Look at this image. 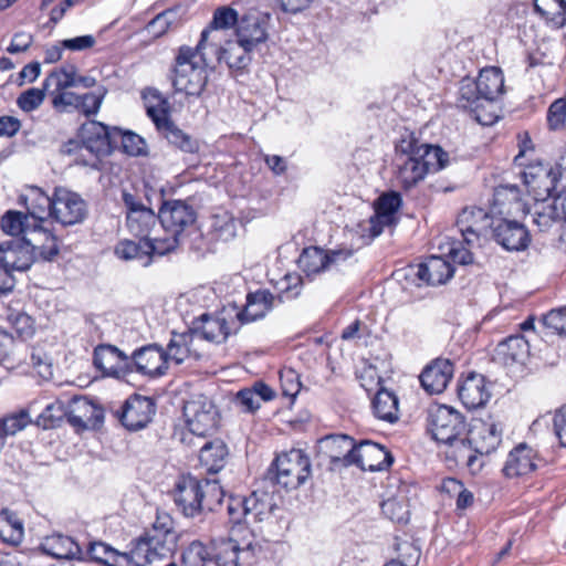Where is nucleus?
<instances>
[{
	"instance_id": "55",
	"label": "nucleus",
	"mask_w": 566,
	"mask_h": 566,
	"mask_svg": "<svg viewBox=\"0 0 566 566\" xmlns=\"http://www.w3.org/2000/svg\"><path fill=\"white\" fill-rule=\"evenodd\" d=\"M531 216L539 232L549 231L560 220L553 203L536 205Z\"/></svg>"
},
{
	"instance_id": "11",
	"label": "nucleus",
	"mask_w": 566,
	"mask_h": 566,
	"mask_svg": "<svg viewBox=\"0 0 566 566\" xmlns=\"http://www.w3.org/2000/svg\"><path fill=\"white\" fill-rule=\"evenodd\" d=\"M122 199L126 208V226L128 231L137 238H149L151 229L159 221L158 213L146 207L133 193L124 190Z\"/></svg>"
},
{
	"instance_id": "41",
	"label": "nucleus",
	"mask_w": 566,
	"mask_h": 566,
	"mask_svg": "<svg viewBox=\"0 0 566 566\" xmlns=\"http://www.w3.org/2000/svg\"><path fill=\"white\" fill-rule=\"evenodd\" d=\"M371 407L374 415L384 421L394 423L399 419L398 398L387 389H379L375 395Z\"/></svg>"
},
{
	"instance_id": "32",
	"label": "nucleus",
	"mask_w": 566,
	"mask_h": 566,
	"mask_svg": "<svg viewBox=\"0 0 566 566\" xmlns=\"http://www.w3.org/2000/svg\"><path fill=\"white\" fill-rule=\"evenodd\" d=\"M496 359L504 365L524 364L530 355V344L522 335H512L495 349Z\"/></svg>"
},
{
	"instance_id": "40",
	"label": "nucleus",
	"mask_w": 566,
	"mask_h": 566,
	"mask_svg": "<svg viewBox=\"0 0 566 566\" xmlns=\"http://www.w3.org/2000/svg\"><path fill=\"white\" fill-rule=\"evenodd\" d=\"M146 242L147 238H139V241L137 242L129 239H123L115 245L114 253L120 260H136L139 261L143 266H149L151 264V259L149 256Z\"/></svg>"
},
{
	"instance_id": "37",
	"label": "nucleus",
	"mask_w": 566,
	"mask_h": 566,
	"mask_svg": "<svg viewBox=\"0 0 566 566\" xmlns=\"http://www.w3.org/2000/svg\"><path fill=\"white\" fill-rule=\"evenodd\" d=\"M201 349L200 347H193L185 333L171 332V338L167 348H164V355L167 364L169 360H174L177 365H180L190 355H193L197 359L201 358Z\"/></svg>"
},
{
	"instance_id": "56",
	"label": "nucleus",
	"mask_w": 566,
	"mask_h": 566,
	"mask_svg": "<svg viewBox=\"0 0 566 566\" xmlns=\"http://www.w3.org/2000/svg\"><path fill=\"white\" fill-rule=\"evenodd\" d=\"M214 549H217V554H214V564L217 566L239 565V551L241 547L232 537L228 541H222L218 546L214 545Z\"/></svg>"
},
{
	"instance_id": "16",
	"label": "nucleus",
	"mask_w": 566,
	"mask_h": 566,
	"mask_svg": "<svg viewBox=\"0 0 566 566\" xmlns=\"http://www.w3.org/2000/svg\"><path fill=\"white\" fill-rule=\"evenodd\" d=\"M355 440L347 434H329L318 440L317 449L321 458L326 459L336 468L353 465Z\"/></svg>"
},
{
	"instance_id": "58",
	"label": "nucleus",
	"mask_w": 566,
	"mask_h": 566,
	"mask_svg": "<svg viewBox=\"0 0 566 566\" xmlns=\"http://www.w3.org/2000/svg\"><path fill=\"white\" fill-rule=\"evenodd\" d=\"M105 94L106 90L104 87H101L98 92L81 94L76 111L85 116L95 115L101 108Z\"/></svg>"
},
{
	"instance_id": "49",
	"label": "nucleus",
	"mask_w": 566,
	"mask_h": 566,
	"mask_svg": "<svg viewBox=\"0 0 566 566\" xmlns=\"http://www.w3.org/2000/svg\"><path fill=\"white\" fill-rule=\"evenodd\" d=\"M253 50H247L237 38L235 42H229L226 48L219 52L218 60L226 62L230 69L242 70L251 62L250 53Z\"/></svg>"
},
{
	"instance_id": "48",
	"label": "nucleus",
	"mask_w": 566,
	"mask_h": 566,
	"mask_svg": "<svg viewBox=\"0 0 566 566\" xmlns=\"http://www.w3.org/2000/svg\"><path fill=\"white\" fill-rule=\"evenodd\" d=\"M1 229L4 233L17 237L22 234H33V221L30 222V217L27 213H22L17 210L7 211L0 221Z\"/></svg>"
},
{
	"instance_id": "50",
	"label": "nucleus",
	"mask_w": 566,
	"mask_h": 566,
	"mask_svg": "<svg viewBox=\"0 0 566 566\" xmlns=\"http://www.w3.org/2000/svg\"><path fill=\"white\" fill-rule=\"evenodd\" d=\"M113 138H115L114 149L122 148V150L129 156H142L146 154V143L144 138L133 132H124L118 127H114Z\"/></svg>"
},
{
	"instance_id": "4",
	"label": "nucleus",
	"mask_w": 566,
	"mask_h": 566,
	"mask_svg": "<svg viewBox=\"0 0 566 566\" xmlns=\"http://www.w3.org/2000/svg\"><path fill=\"white\" fill-rule=\"evenodd\" d=\"M219 493L218 505L220 510L226 507L229 521L234 525H240L245 515H251L255 522H261L271 516L277 507L273 492L261 489L254 490L248 497L227 493L222 486H219Z\"/></svg>"
},
{
	"instance_id": "2",
	"label": "nucleus",
	"mask_w": 566,
	"mask_h": 566,
	"mask_svg": "<svg viewBox=\"0 0 566 566\" xmlns=\"http://www.w3.org/2000/svg\"><path fill=\"white\" fill-rule=\"evenodd\" d=\"M188 433L182 437V442L199 449V462L206 468L207 475L212 474V400L206 396H199L186 402L184 406Z\"/></svg>"
},
{
	"instance_id": "38",
	"label": "nucleus",
	"mask_w": 566,
	"mask_h": 566,
	"mask_svg": "<svg viewBox=\"0 0 566 566\" xmlns=\"http://www.w3.org/2000/svg\"><path fill=\"white\" fill-rule=\"evenodd\" d=\"M413 149L416 155H418L417 158H420L421 164H427V175L446 168L449 163L448 153L440 146L420 143L417 137Z\"/></svg>"
},
{
	"instance_id": "51",
	"label": "nucleus",
	"mask_w": 566,
	"mask_h": 566,
	"mask_svg": "<svg viewBox=\"0 0 566 566\" xmlns=\"http://www.w3.org/2000/svg\"><path fill=\"white\" fill-rule=\"evenodd\" d=\"M93 409V403L85 397H74L69 406V409L64 412L67 418V422L78 429H87V415Z\"/></svg>"
},
{
	"instance_id": "12",
	"label": "nucleus",
	"mask_w": 566,
	"mask_h": 566,
	"mask_svg": "<svg viewBox=\"0 0 566 566\" xmlns=\"http://www.w3.org/2000/svg\"><path fill=\"white\" fill-rule=\"evenodd\" d=\"M156 412L154 400L146 396L132 395L115 412L120 423L129 431L145 428Z\"/></svg>"
},
{
	"instance_id": "3",
	"label": "nucleus",
	"mask_w": 566,
	"mask_h": 566,
	"mask_svg": "<svg viewBox=\"0 0 566 566\" xmlns=\"http://www.w3.org/2000/svg\"><path fill=\"white\" fill-rule=\"evenodd\" d=\"M178 534L172 518L157 515L150 531L137 538L130 549L134 566H147L157 559L171 556L177 548Z\"/></svg>"
},
{
	"instance_id": "39",
	"label": "nucleus",
	"mask_w": 566,
	"mask_h": 566,
	"mask_svg": "<svg viewBox=\"0 0 566 566\" xmlns=\"http://www.w3.org/2000/svg\"><path fill=\"white\" fill-rule=\"evenodd\" d=\"M157 130L168 140L169 144L176 146L180 150L193 154L198 150L197 140L178 128L168 117L161 123H157Z\"/></svg>"
},
{
	"instance_id": "17",
	"label": "nucleus",
	"mask_w": 566,
	"mask_h": 566,
	"mask_svg": "<svg viewBox=\"0 0 566 566\" xmlns=\"http://www.w3.org/2000/svg\"><path fill=\"white\" fill-rule=\"evenodd\" d=\"M491 233L494 241L507 251H524L531 243L528 230L516 220L495 219Z\"/></svg>"
},
{
	"instance_id": "7",
	"label": "nucleus",
	"mask_w": 566,
	"mask_h": 566,
	"mask_svg": "<svg viewBox=\"0 0 566 566\" xmlns=\"http://www.w3.org/2000/svg\"><path fill=\"white\" fill-rule=\"evenodd\" d=\"M113 137L114 127L101 122L91 120L82 125L81 138L84 149L91 154V157L86 158L80 154L75 159L76 165L99 169L101 158L111 155L114 150L115 138Z\"/></svg>"
},
{
	"instance_id": "61",
	"label": "nucleus",
	"mask_w": 566,
	"mask_h": 566,
	"mask_svg": "<svg viewBox=\"0 0 566 566\" xmlns=\"http://www.w3.org/2000/svg\"><path fill=\"white\" fill-rule=\"evenodd\" d=\"M46 91L48 90H44V86L42 88H29L19 95L17 98V105L25 113L33 112L43 103Z\"/></svg>"
},
{
	"instance_id": "6",
	"label": "nucleus",
	"mask_w": 566,
	"mask_h": 566,
	"mask_svg": "<svg viewBox=\"0 0 566 566\" xmlns=\"http://www.w3.org/2000/svg\"><path fill=\"white\" fill-rule=\"evenodd\" d=\"M312 474L311 460L300 449H292L280 454L269 468L265 482L279 484L287 491L303 485Z\"/></svg>"
},
{
	"instance_id": "45",
	"label": "nucleus",
	"mask_w": 566,
	"mask_h": 566,
	"mask_svg": "<svg viewBox=\"0 0 566 566\" xmlns=\"http://www.w3.org/2000/svg\"><path fill=\"white\" fill-rule=\"evenodd\" d=\"M402 205V198L397 191L382 193L375 205V218L382 226H390L395 221V214Z\"/></svg>"
},
{
	"instance_id": "63",
	"label": "nucleus",
	"mask_w": 566,
	"mask_h": 566,
	"mask_svg": "<svg viewBox=\"0 0 566 566\" xmlns=\"http://www.w3.org/2000/svg\"><path fill=\"white\" fill-rule=\"evenodd\" d=\"M566 122V99H555L547 109V125L551 130H559Z\"/></svg>"
},
{
	"instance_id": "43",
	"label": "nucleus",
	"mask_w": 566,
	"mask_h": 566,
	"mask_svg": "<svg viewBox=\"0 0 566 566\" xmlns=\"http://www.w3.org/2000/svg\"><path fill=\"white\" fill-rule=\"evenodd\" d=\"M33 234L36 237H43L45 242L38 245L36 242L40 241L38 238L23 237L22 241L30 250L31 255L34 258V253L39 251V256L43 261H53L60 252L56 237L45 229H38Z\"/></svg>"
},
{
	"instance_id": "26",
	"label": "nucleus",
	"mask_w": 566,
	"mask_h": 566,
	"mask_svg": "<svg viewBox=\"0 0 566 566\" xmlns=\"http://www.w3.org/2000/svg\"><path fill=\"white\" fill-rule=\"evenodd\" d=\"M19 200L27 208V214L33 221V232H36L38 229H43L41 223L48 217L53 218L55 192L50 197L41 188L32 186L25 195L20 196Z\"/></svg>"
},
{
	"instance_id": "52",
	"label": "nucleus",
	"mask_w": 566,
	"mask_h": 566,
	"mask_svg": "<svg viewBox=\"0 0 566 566\" xmlns=\"http://www.w3.org/2000/svg\"><path fill=\"white\" fill-rule=\"evenodd\" d=\"M76 66L69 65L52 71L44 80V90L54 85V90H67L75 87Z\"/></svg>"
},
{
	"instance_id": "35",
	"label": "nucleus",
	"mask_w": 566,
	"mask_h": 566,
	"mask_svg": "<svg viewBox=\"0 0 566 566\" xmlns=\"http://www.w3.org/2000/svg\"><path fill=\"white\" fill-rule=\"evenodd\" d=\"M86 554L91 559L106 566H134L130 551L123 553L103 542L90 543Z\"/></svg>"
},
{
	"instance_id": "8",
	"label": "nucleus",
	"mask_w": 566,
	"mask_h": 566,
	"mask_svg": "<svg viewBox=\"0 0 566 566\" xmlns=\"http://www.w3.org/2000/svg\"><path fill=\"white\" fill-rule=\"evenodd\" d=\"M416 136L406 132L396 144V178L403 189H410L427 176V164H421L413 149Z\"/></svg>"
},
{
	"instance_id": "44",
	"label": "nucleus",
	"mask_w": 566,
	"mask_h": 566,
	"mask_svg": "<svg viewBox=\"0 0 566 566\" xmlns=\"http://www.w3.org/2000/svg\"><path fill=\"white\" fill-rule=\"evenodd\" d=\"M534 9L555 29H560L566 24L565 0H534Z\"/></svg>"
},
{
	"instance_id": "10",
	"label": "nucleus",
	"mask_w": 566,
	"mask_h": 566,
	"mask_svg": "<svg viewBox=\"0 0 566 566\" xmlns=\"http://www.w3.org/2000/svg\"><path fill=\"white\" fill-rule=\"evenodd\" d=\"M128 367L127 377L133 373L150 379L166 375L168 365L164 347L158 344H148L135 349L128 356Z\"/></svg>"
},
{
	"instance_id": "27",
	"label": "nucleus",
	"mask_w": 566,
	"mask_h": 566,
	"mask_svg": "<svg viewBox=\"0 0 566 566\" xmlns=\"http://www.w3.org/2000/svg\"><path fill=\"white\" fill-rule=\"evenodd\" d=\"M453 373V364L449 359L438 358L422 370L419 379L428 394L438 395L447 388Z\"/></svg>"
},
{
	"instance_id": "30",
	"label": "nucleus",
	"mask_w": 566,
	"mask_h": 566,
	"mask_svg": "<svg viewBox=\"0 0 566 566\" xmlns=\"http://www.w3.org/2000/svg\"><path fill=\"white\" fill-rule=\"evenodd\" d=\"M490 396L485 387V379L479 374H470L458 386V397L463 406L470 410L484 406L490 399Z\"/></svg>"
},
{
	"instance_id": "34",
	"label": "nucleus",
	"mask_w": 566,
	"mask_h": 566,
	"mask_svg": "<svg viewBox=\"0 0 566 566\" xmlns=\"http://www.w3.org/2000/svg\"><path fill=\"white\" fill-rule=\"evenodd\" d=\"M470 439L480 457L490 454L497 449L502 441V431L495 423L482 422L470 431Z\"/></svg>"
},
{
	"instance_id": "64",
	"label": "nucleus",
	"mask_w": 566,
	"mask_h": 566,
	"mask_svg": "<svg viewBox=\"0 0 566 566\" xmlns=\"http://www.w3.org/2000/svg\"><path fill=\"white\" fill-rule=\"evenodd\" d=\"M543 323L554 333L566 337V306L549 311L544 315Z\"/></svg>"
},
{
	"instance_id": "23",
	"label": "nucleus",
	"mask_w": 566,
	"mask_h": 566,
	"mask_svg": "<svg viewBox=\"0 0 566 566\" xmlns=\"http://www.w3.org/2000/svg\"><path fill=\"white\" fill-rule=\"evenodd\" d=\"M93 363L105 376L117 379L127 377L128 355L114 345L101 344L95 347Z\"/></svg>"
},
{
	"instance_id": "1",
	"label": "nucleus",
	"mask_w": 566,
	"mask_h": 566,
	"mask_svg": "<svg viewBox=\"0 0 566 566\" xmlns=\"http://www.w3.org/2000/svg\"><path fill=\"white\" fill-rule=\"evenodd\" d=\"M211 31L212 21L205 27L195 48L181 45L178 49L170 76L176 92L189 96H199L202 93L209 77V65L203 50Z\"/></svg>"
},
{
	"instance_id": "25",
	"label": "nucleus",
	"mask_w": 566,
	"mask_h": 566,
	"mask_svg": "<svg viewBox=\"0 0 566 566\" xmlns=\"http://www.w3.org/2000/svg\"><path fill=\"white\" fill-rule=\"evenodd\" d=\"M542 459L537 451L526 443L517 444L507 455L503 473L507 478H518L534 472Z\"/></svg>"
},
{
	"instance_id": "53",
	"label": "nucleus",
	"mask_w": 566,
	"mask_h": 566,
	"mask_svg": "<svg viewBox=\"0 0 566 566\" xmlns=\"http://www.w3.org/2000/svg\"><path fill=\"white\" fill-rule=\"evenodd\" d=\"M239 222L227 211L214 213V241L228 242L237 235Z\"/></svg>"
},
{
	"instance_id": "36",
	"label": "nucleus",
	"mask_w": 566,
	"mask_h": 566,
	"mask_svg": "<svg viewBox=\"0 0 566 566\" xmlns=\"http://www.w3.org/2000/svg\"><path fill=\"white\" fill-rule=\"evenodd\" d=\"M17 252H22V243L19 240L0 243V266L10 274H12V271H27L34 262V258L27 248L25 253H23V262L17 263Z\"/></svg>"
},
{
	"instance_id": "28",
	"label": "nucleus",
	"mask_w": 566,
	"mask_h": 566,
	"mask_svg": "<svg viewBox=\"0 0 566 566\" xmlns=\"http://www.w3.org/2000/svg\"><path fill=\"white\" fill-rule=\"evenodd\" d=\"M524 184L533 191L553 196L558 182V174L548 164L536 161L528 164L523 170Z\"/></svg>"
},
{
	"instance_id": "13",
	"label": "nucleus",
	"mask_w": 566,
	"mask_h": 566,
	"mask_svg": "<svg viewBox=\"0 0 566 566\" xmlns=\"http://www.w3.org/2000/svg\"><path fill=\"white\" fill-rule=\"evenodd\" d=\"M494 220L484 209L470 207L460 212L457 226L464 242L474 247L480 244L481 238H486L492 232Z\"/></svg>"
},
{
	"instance_id": "60",
	"label": "nucleus",
	"mask_w": 566,
	"mask_h": 566,
	"mask_svg": "<svg viewBox=\"0 0 566 566\" xmlns=\"http://www.w3.org/2000/svg\"><path fill=\"white\" fill-rule=\"evenodd\" d=\"M49 94L52 97V106L60 113L76 111V106L78 103L80 94H75L74 92L67 90H53L49 91Z\"/></svg>"
},
{
	"instance_id": "29",
	"label": "nucleus",
	"mask_w": 566,
	"mask_h": 566,
	"mask_svg": "<svg viewBox=\"0 0 566 566\" xmlns=\"http://www.w3.org/2000/svg\"><path fill=\"white\" fill-rule=\"evenodd\" d=\"M444 444L447 446L444 451L447 460L453 461L457 465L468 468L473 474L480 472L483 463L470 437L462 438L460 436L454 441L446 442Z\"/></svg>"
},
{
	"instance_id": "22",
	"label": "nucleus",
	"mask_w": 566,
	"mask_h": 566,
	"mask_svg": "<svg viewBox=\"0 0 566 566\" xmlns=\"http://www.w3.org/2000/svg\"><path fill=\"white\" fill-rule=\"evenodd\" d=\"M394 458L382 446L370 440H363L355 444L353 465L364 471H382L390 467Z\"/></svg>"
},
{
	"instance_id": "14",
	"label": "nucleus",
	"mask_w": 566,
	"mask_h": 566,
	"mask_svg": "<svg viewBox=\"0 0 566 566\" xmlns=\"http://www.w3.org/2000/svg\"><path fill=\"white\" fill-rule=\"evenodd\" d=\"M171 495L175 504L185 516L193 517L201 512L205 493L201 481L191 474L178 476Z\"/></svg>"
},
{
	"instance_id": "47",
	"label": "nucleus",
	"mask_w": 566,
	"mask_h": 566,
	"mask_svg": "<svg viewBox=\"0 0 566 566\" xmlns=\"http://www.w3.org/2000/svg\"><path fill=\"white\" fill-rule=\"evenodd\" d=\"M23 538V524L14 512L7 509L0 512V539L10 545H18Z\"/></svg>"
},
{
	"instance_id": "20",
	"label": "nucleus",
	"mask_w": 566,
	"mask_h": 566,
	"mask_svg": "<svg viewBox=\"0 0 566 566\" xmlns=\"http://www.w3.org/2000/svg\"><path fill=\"white\" fill-rule=\"evenodd\" d=\"M353 255V250L336 249L324 251L317 247H311L303 250L298 258V265L307 276L318 274L332 264H337Z\"/></svg>"
},
{
	"instance_id": "24",
	"label": "nucleus",
	"mask_w": 566,
	"mask_h": 566,
	"mask_svg": "<svg viewBox=\"0 0 566 566\" xmlns=\"http://www.w3.org/2000/svg\"><path fill=\"white\" fill-rule=\"evenodd\" d=\"M484 104V99L480 97L476 81L462 80L459 88L458 106L472 112L479 124L489 126L494 124L499 117L494 112H483Z\"/></svg>"
},
{
	"instance_id": "62",
	"label": "nucleus",
	"mask_w": 566,
	"mask_h": 566,
	"mask_svg": "<svg viewBox=\"0 0 566 566\" xmlns=\"http://www.w3.org/2000/svg\"><path fill=\"white\" fill-rule=\"evenodd\" d=\"M8 322L22 339H28L34 334L33 319L22 312H10L7 316Z\"/></svg>"
},
{
	"instance_id": "21",
	"label": "nucleus",
	"mask_w": 566,
	"mask_h": 566,
	"mask_svg": "<svg viewBox=\"0 0 566 566\" xmlns=\"http://www.w3.org/2000/svg\"><path fill=\"white\" fill-rule=\"evenodd\" d=\"M269 20V14L255 10L240 18L235 35L247 50H254L266 41Z\"/></svg>"
},
{
	"instance_id": "46",
	"label": "nucleus",
	"mask_w": 566,
	"mask_h": 566,
	"mask_svg": "<svg viewBox=\"0 0 566 566\" xmlns=\"http://www.w3.org/2000/svg\"><path fill=\"white\" fill-rule=\"evenodd\" d=\"M143 99L145 103L147 115L151 118L155 126L157 123L170 117L169 103L161 93L153 87H148L143 92Z\"/></svg>"
},
{
	"instance_id": "42",
	"label": "nucleus",
	"mask_w": 566,
	"mask_h": 566,
	"mask_svg": "<svg viewBox=\"0 0 566 566\" xmlns=\"http://www.w3.org/2000/svg\"><path fill=\"white\" fill-rule=\"evenodd\" d=\"M212 316L210 313L205 312L195 317L187 332H184L193 347H200L201 356L209 348L212 343V331L208 328L211 323Z\"/></svg>"
},
{
	"instance_id": "33",
	"label": "nucleus",
	"mask_w": 566,
	"mask_h": 566,
	"mask_svg": "<svg viewBox=\"0 0 566 566\" xmlns=\"http://www.w3.org/2000/svg\"><path fill=\"white\" fill-rule=\"evenodd\" d=\"M475 81L480 90V97L486 104H492L504 93V76L499 67L483 69Z\"/></svg>"
},
{
	"instance_id": "54",
	"label": "nucleus",
	"mask_w": 566,
	"mask_h": 566,
	"mask_svg": "<svg viewBox=\"0 0 566 566\" xmlns=\"http://www.w3.org/2000/svg\"><path fill=\"white\" fill-rule=\"evenodd\" d=\"M31 422L28 410L21 409L0 418V434L6 439L23 430Z\"/></svg>"
},
{
	"instance_id": "9",
	"label": "nucleus",
	"mask_w": 566,
	"mask_h": 566,
	"mask_svg": "<svg viewBox=\"0 0 566 566\" xmlns=\"http://www.w3.org/2000/svg\"><path fill=\"white\" fill-rule=\"evenodd\" d=\"M429 429L437 442H452L455 438L465 433L464 417L455 409L448 406H436L429 409Z\"/></svg>"
},
{
	"instance_id": "59",
	"label": "nucleus",
	"mask_w": 566,
	"mask_h": 566,
	"mask_svg": "<svg viewBox=\"0 0 566 566\" xmlns=\"http://www.w3.org/2000/svg\"><path fill=\"white\" fill-rule=\"evenodd\" d=\"M209 559L208 548L199 541H193L182 553V566H206Z\"/></svg>"
},
{
	"instance_id": "18",
	"label": "nucleus",
	"mask_w": 566,
	"mask_h": 566,
	"mask_svg": "<svg viewBox=\"0 0 566 566\" xmlns=\"http://www.w3.org/2000/svg\"><path fill=\"white\" fill-rule=\"evenodd\" d=\"M86 202L80 195L65 188H55L53 200V219L63 226L82 222L86 217Z\"/></svg>"
},
{
	"instance_id": "15",
	"label": "nucleus",
	"mask_w": 566,
	"mask_h": 566,
	"mask_svg": "<svg viewBox=\"0 0 566 566\" xmlns=\"http://www.w3.org/2000/svg\"><path fill=\"white\" fill-rule=\"evenodd\" d=\"M158 218L166 233L181 237L195 223L197 214L192 206L182 200H163Z\"/></svg>"
},
{
	"instance_id": "31",
	"label": "nucleus",
	"mask_w": 566,
	"mask_h": 566,
	"mask_svg": "<svg viewBox=\"0 0 566 566\" xmlns=\"http://www.w3.org/2000/svg\"><path fill=\"white\" fill-rule=\"evenodd\" d=\"M41 548L48 555L56 558V560L72 562L73 559H84V553L78 543L66 535L53 534L45 537Z\"/></svg>"
},
{
	"instance_id": "19",
	"label": "nucleus",
	"mask_w": 566,
	"mask_h": 566,
	"mask_svg": "<svg viewBox=\"0 0 566 566\" xmlns=\"http://www.w3.org/2000/svg\"><path fill=\"white\" fill-rule=\"evenodd\" d=\"M453 266L441 256L432 255L424 262L410 265L406 277H413L418 286L444 284L453 276Z\"/></svg>"
},
{
	"instance_id": "57",
	"label": "nucleus",
	"mask_w": 566,
	"mask_h": 566,
	"mask_svg": "<svg viewBox=\"0 0 566 566\" xmlns=\"http://www.w3.org/2000/svg\"><path fill=\"white\" fill-rule=\"evenodd\" d=\"M180 243V237L166 233L164 238H147L146 245L149 256L153 260L155 255L164 256L174 252Z\"/></svg>"
},
{
	"instance_id": "5",
	"label": "nucleus",
	"mask_w": 566,
	"mask_h": 566,
	"mask_svg": "<svg viewBox=\"0 0 566 566\" xmlns=\"http://www.w3.org/2000/svg\"><path fill=\"white\" fill-rule=\"evenodd\" d=\"M274 296L266 290H259L247 295V304L240 310L234 303L223 305L214 321L223 335V340L235 333L243 323L263 318L273 306Z\"/></svg>"
}]
</instances>
